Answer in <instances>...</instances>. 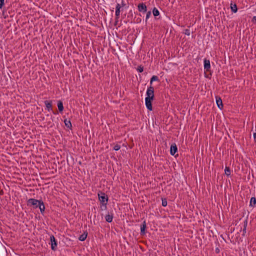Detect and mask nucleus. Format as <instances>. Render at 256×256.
<instances>
[{"instance_id":"f257e3e1","label":"nucleus","mask_w":256,"mask_h":256,"mask_svg":"<svg viewBox=\"0 0 256 256\" xmlns=\"http://www.w3.org/2000/svg\"><path fill=\"white\" fill-rule=\"evenodd\" d=\"M98 195V200L100 201L101 204L100 208H102V206H104V210H106L107 208L106 206L108 200V196L105 194L104 192H99Z\"/></svg>"},{"instance_id":"f03ea898","label":"nucleus","mask_w":256,"mask_h":256,"mask_svg":"<svg viewBox=\"0 0 256 256\" xmlns=\"http://www.w3.org/2000/svg\"><path fill=\"white\" fill-rule=\"evenodd\" d=\"M42 200H38L34 198H30L27 201V205L29 206H32L34 208H36L39 206Z\"/></svg>"},{"instance_id":"7ed1b4c3","label":"nucleus","mask_w":256,"mask_h":256,"mask_svg":"<svg viewBox=\"0 0 256 256\" xmlns=\"http://www.w3.org/2000/svg\"><path fill=\"white\" fill-rule=\"evenodd\" d=\"M50 240L51 242V248L53 250H56V247L57 246L58 243L56 239L55 238L54 236L52 235L50 236Z\"/></svg>"},{"instance_id":"20e7f679","label":"nucleus","mask_w":256,"mask_h":256,"mask_svg":"<svg viewBox=\"0 0 256 256\" xmlns=\"http://www.w3.org/2000/svg\"><path fill=\"white\" fill-rule=\"evenodd\" d=\"M138 8L140 12H146L147 11V7L145 4L142 2L138 4Z\"/></svg>"},{"instance_id":"39448f33","label":"nucleus","mask_w":256,"mask_h":256,"mask_svg":"<svg viewBox=\"0 0 256 256\" xmlns=\"http://www.w3.org/2000/svg\"><path fill=\"white\" fill-rule=\"evenodd\" d=\"M146 96H154V88L152 86H150L148 87L146 92Z\"/></svg>"},{"instance_id":"423d86ee","label":"nucleus","mask_w":256,"mask_h":256,"mask_svg":"<svg viewBox=\"0 0 256 256\" xmlns=\"http://www.w3.org/2000/svg\"><path fill=\"white\" fill-rule=\"evenodd\" d=\"M178 152V148L175 143L172 144L170 146V154L172 156H174Z\"/></svg>"},{"instance_id":"0eeeda50","label":"nucleus","mask_w":256,"mask_h":256,"mask_svg":"<svg viewBox=\"0 0 256 256\" xmlns=\"http://www.w3.org/2000/svg\"><path fill=\"white\" fill-rule=\"evenodd\" d=\"M210 68V61L205 58L204 60V69L206 72H209Z\"/></svg>"},{"instance_id":"6e6552de","label":"nucleus","mask_w":256,"mask_h":256,"mask_svg":"<svg viewBox=\"0 0 256 256\" xmlns=\"http://www.w3.org/2000/svg\"><path fill=\"white\" fill-rule=\"evenodd\" d=\"M120 4H117L116 7V19H118L120 18Z\"/></svg>"},{"instance_id":"1a4fd4ad","label":"nucleus","mask_w":256,"mask_h":256,"mask_svg":"<svg viewBox=\"0 0 256 256\" xmlns=\"http://www.w3.org/2000/svg\"><path fill=\"white\" fill-rule=\"evenodd\" d=\"M44 102L46 105V108L48 111L50 112V111L52 110V100H45Z\"/></svg>"},{"instance_id":"9d476101","label":"nucleus","mask_w":256,"mask_h":256,"mask_svg":"<svg viewBox=\"0 0 256 256\" xmlns=\"http://www.w3.org/2000/svg\"><path fill=\"white\" fill-rule=\"evenodd\" d=\"M146 221H144L140 225V234L142 236H144L146 234Z\"/></svg>"},{"instance_id":"9b49d317","label":"nucleus","mask_w":256,"mask_h":256,"mask_svg":"<svg viewBox=\"0 0 256 256\" xmlns=\"http://www.w3.org/2000/svg\"><path fill=\"white\" fill-rule=\"evenodd\" d=\"M145 104L147 109L150 110H152V102L145 98Z\"/></svg>"},{"instance_id":"f8f14e48","label":"nucleus","mask_w":256,"mask_h":256,"mask_svg":"<svg viewBox=\"0 0 256 256\" xmlns=\"http://www.w3.org/2000/svg\"><path fill=\"white\" fill-rule=\"evenodd\" d=\"M216 103L218 108L220 110H222L223 108V104L222 100L220 96H216Z\"/></svg>"},{"instance_id":"ddd939ff","label":"nucleus","mask_w":256,"mask_h":256,"mask_svg":"<svg viewBox=\"0 0 256 256\" xmlns=\"http://www.w3.org/2000/svg\"><path fill=\"white\" fill-rule=\"evenodd\" d=\"M57 105H58V108L59 112L60 113H62L63 112L64 109L62 102L61 100H58V102Z\"/></svg>"},{"instance_id":"4468645a","label":"nucleus","mask_w":256,"mask_h":256,"mask_svg":"<svg viewBox=\"0 0 256 256\" xmlns=\"http://www.w3.org/2000/svg\"><path fill=\"white\" fill-rule=\"evenodd\" d=\"M106 220L108 222H111L113 219V214H108L105 216Z\"/></svg>"},{"instance_id":"2eb2a0df","label":"nucleus","mask_w":256,"mask_h":256,"mask_svg":"<svg viewBox=\"0 0 256 256\" xmlns=\"http://www.w3.org/2000/svg\"><path fill=\"white\" fill-rule=\"evenodd\" d=\"M88 236V232H85L82 234L80 235V236L78 238V240L80 241H84L87 238Z\"/></svg>"},{"instance_id":"dca6fc26","label":"nucleus","mask_w":256,"mask_h":256,"mask_svg":"<svg viewBox=\"0 0 256 256\" xmlns=\"http://www.w3.org/2000/svg\"><path fill=\"white\" fill-rule=\"evenodd\" d=\"M64 122L65 124V126L68 128H69L70 129H72V124L70 120H68L67 119H65L64 120Z\"/></svg>"},{"instance_id":"f3484780","label":"nucleus","mask_w":256,"mask_h":256,"mask_svg":"<svg viewBox=\"0 0 256 256\" xmlns=\"http://www.w3.org/2000/svg\"><path fill=\"white\" fill-rule=\"evenodd\" d=\"M38 208H39L41 213L43 214L44 212L45 206L42 200V202H41V203H40V204L39 205V206Z\"/></svg>"},{"instance_id":"a211bd4d","label":"nucleus","mask_w":256,"mask_h":256,"mask_svg":"<svg viewBox=\"0 0 256 256\" xmlns=\"http://www.w3.org/2000/svg\"><path fill=\"white\" fill-rule=\"evenodd\" d=\"M256 204V198L255 197H252L250 198V206L254 207Z\"/></svg>"},{"instance_id":"6ab92c4d","label":"nucleus","mask_w":256,"mask_h":256,"mask_svg":"<svg viewBox=\"0 0 256 256\" xmlns=\"http://www.w3.org/2000/svg\"><path fill=\"white\" fill-rule=\"evenodd\" d=\"M159 79L158 76H153L150 80V86H152V82L154 81H158Z\"/></svg>"},{"instance_id":"aec40b11","label":"nucleus","mask_w":256,"mask_h":256,"mask_svg":"<svg viewBox=\"0 0 256 256\" xmlns=\"http://www.w3.org/2000/svg\"><path fill=\"white\" fill-rule=\"evenodd\" d=\"M248 225V220L246 219L244 222V228H243V235H244V234L246 233V226Z\"/></svg>"},{"instance_id":"412c9836","label":"nucleus","mask_w":256,"mask_h":256,"mask_svg":"<svg viewBox=\"0 0 256 256\" xmlns=\"http://www.w3.org/2000/svg\"><path fill=\"white\" fill-rule=\"evenodd\" d=\"M224 172L227 176H230L231 170L230 168L226 166L224 169Z\"/></svg>"},{"instance_id":"4be33fe9","label":"nucleus","mask_w":256,"mask_h":256,"mask_svg":"<svg viewBox=\"0 0 256 256\" xmlns=\"http://www.w3.org/2000/svg\"><path fill=\"white\" fill-rule=\"evenodd\" d=\"M230 8L231 10L233 12L235 13L238 11L237 6L236 4H231Z\"/></svg>"},{"instance_id":"5701e85b","label":"nucleus","mask_w":256,"mask_h":256,"mask_svg":"<svg viewBox=\"0 0 256 256\" xmlns=\"http://www.w3.org/2000/svg\"><path fill=\"white\" fill-rule=\"evenodd\" d=\"M152 14L154 16H157L160 14V12L156 8H154L152 10Z\"/></svg>"},{"instance_id":"b1692460","label":"nucleus","mask_w":256,"mask_h":256,"mask_svg":"<svg viewBox=\"0 0 256 256\" xmlns=\"http://www.w3.org/2000/svg\"><path fill=\"white\" fill-rule=\"evenodd\" d=\"M162 204L163 206L165 207L167 206V200L166 198H162Z\"/></svg>"},{"instance_id":"393cba45","label":"nucleus","mask_w":256,"mask_h":256,"mask_svg":"<svg viewBox=\"0 0 256 256\" xmlns=\"http://www.w3.org/2000/svg\"><path fill=\"white\" fill-rule=\"evenodd\" d=\"M136 70L139 72H142L144 71V66L142 65L138 66Z\"/></svg>"},{"instance_id":"a878e982","label":"nucleus","mask_w":256,"mask_h":256,"mask_svg":"<svg viewBox=\"0 0 256 256\" xmlns=\"http://www.w3.org/2000/svg\"><path fill=\"white\" fill-rule=\"evenodd\" d=\"M151 11H148L146 12V22H147L148 20L151 16Z\"/></svg>"},{"instance_id":"bb28decb","label":"nucleus","mask_w":256,"mask_h":256,"mask_svg":"<svg viewBox=\"0 0 256 256\" xmlns=\"http://www.w3.org/2000/svg\"><path fill=\"white\" fill-rule=\"evenodd\" d=\"M120 148V146L116 144L114 147V150H118Z\"/></svg>"},{"instance_id":"cd10ccee","label":"nucleus","mask_w":256,"mask_h":256,"mask_svg":"<svg viewBox=\"0 0 256 256\" xmlns=\"http://www.w3.org/2000/svg\"><path fill=\"white\" fill-rule=\"evenodd\" d=\"M145 98L148 99V100H150L152 102L154 100V96H146V98Z\"/></svg>"},{"instance_id":"c85d7f7f","label":"nucleus","mask_w":256,"mask_h":256,"mask_svg":"<svg viewBox=\"0 0 256 256\" xmlns=\"http://www.w3.org/2000/svg\"><path fill=\"white\" fill-rule=\"evenodd\" d=\"M142 19L140 18H136V20L134 21V22H136V24H139L141 22Z\"/></svg>"},{"instance_id":"c756f323","label":"nucleus","mask_w":256,"mask_h":256,"mask_svg":"<svg viewBox=\"0 0 256 256\" xmlns=\"http://www.w3.org/2000/svg\"><path fill=\"white\" fill-rule=\"evenodd\" d=\"M4 0H0V8H2L4 5Z\"/></svg>"},{"instance_id":"7c9ffc66","label":"nucleus","mask_w":256,"mask_h":256,"mask_svg":"<svg viewBox=\"0 0 256 256\" xmlns=\"http://www.w3.org/2000/svg\"><path fill=\"white\" fill-rule=\"evenodd\" d=\"M184 34L187 36L190 35V30L188 29H186L185 30Z\"/></svg>"},{"instance_id":"2f4dec72","label":"nucleus","mask_w":256,"mask_h":256,"mask_svg":"<svg viewBox=\"0 0 256 256\" xmlns=\"http://www.w3.org/2000/svg\"><path fill=\"white\" fill-rule=\"evenodd\" d=\"M252 21L254 24H256V16L252 18Z\"/></svg>"},{"instance_id":"473e14b6","label":"nucleus","mask_w":256,"mask_h":256,"mask_svg":"<svg viewBox=\"0 0 256 256\" xmlns=\"http://www.w3.org/2000/svg\"><path fill=\"white\" fill-rule=\"evenodd\" d=\"M125 5H126V4H124V0H122V4H120L121 7H122V6H124Z\"/></svg>"},{"instance_id":"72a5a7b5","label":"nucleus","mask_w":256,"mask_h":256,"mask_svg":"<svg viewBox=\"0 0 256 256\" xmlns=\"http://www.w3.org/2000/svg\"><path fill=\"white\" fill-rule=\"evenodd\" d=\"M118 21V19H116V21L114 22V25H116Z\"/></svg>"},{"instance_id":"f704fd0d","label":"nucleus","mask_w":256,"mask_h":256,"mask_svg":"<svg viewBox=\"0 0 256 256\" xmlns=\"http://www.w3.org/2000/svg\"><path fill=\"white\" fill-rule=\"evenodd\" d=\"M216 253H217V254H218V253H219V252H220V250H219V249H218V248H216Z\"/></svg>"},{"instance_id":"c9c22d12","label":"nucleus","mask_w":256,"mask_h":256,"mask_svg":"<svg viewBox=\"0 0 256 256\" xmlns=\"http://www.w3.org/2000/svg\"><path fill=\"white\" fill-rule=\"evenodd\" d=\"M52 112L54 114H58V112L53 111Z\"/></svg>"},{"instance_id":"e433bc0d","label":"nucleus","mask_w":256,"mask_h":256,"mask_svg":"<svg viewBox=\"0 0 256 256\" xmlns=\"http://www.w3.org/2000/svg\"><path fill=\"white\" fill-rule=\"evenodd\" d=\"M101 210H104V206H102V208H101Z\"/></svg>"}]
</instances>
